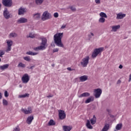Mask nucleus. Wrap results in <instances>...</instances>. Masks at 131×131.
<instances>
[{"mask_svg":"<svg viewBox=\"0 0 131 131\" xmlns=\"http://www.w3.org/2000/svg\"><path fill=\"white\" fill-rule=\"evenodd\" d=\"M62 37L63 33H58L54 36V43L59 48H64V45L62 43Z\"/></svg>","mask_w":131,"mask_h":131,"instance_id":"1","label":"nucleus"},{"mask_svg":"<svg viewBox=\"0 0 131 131\" xmlns=\"http://www.w3.org/2000/svg\"><path fill=\"white\" fill-rule=\"evenodd\" d=\"M40 46L34 49V51H43L48 47V39L46 38H41Z\"/></svg>","mask_w":131,"mask_h":131,"instance_id":"2","label":"nucleus"},{"mask_svg":"<svg viewBox=\"0 0 131 131\" xmlns=\"http://www.w3.org/2000/svg\"><path fill=\"white\" fill-rule=\"evenodd\" d=\"M103 51H104V48L103 47L94 49L92 54V57L93 59L97 58L98 55H101V53H102Z\"/></svg>","mask_w":131,"mask_h":131,"instance_id":"3","label":"nucleus"},{"mask_svg":"<svg viewBox=\"0 0 131 131\" xmlns=\"http://www.w3.org/2000/svg\"><path fill=\"white\" fill-rule=\"evenodd\" d=\"M52 14L50 13L48 11H45L42 16H41V20L42 21H46V20H49V19H51Z\"/></svg>","mask_w":131,"mask_h":131,"instance_id":"4","label":"nucleus"},{"mask_svg":"<svg viewBox=\"0 0 131 131\" xmlns=\"http://www.w3.org/2000/svg\"><path fill=\"white\" fill-rule=\"evenodd\" d=\"M90 61V56H86L84 57L81 61V65L82 67H86L89 64V61Z\"/></svg>","mask_w":131,"mask_h":131,"instance_id":"5","label":"nucleus"},{"mask_svg":"<svg viewBox=\"0 0 131 131\" xmlns=\"http://www.w3.org/2000/svg\"><path fill=\"white\" fill-rule=\"evenodd\" d=\"M93 95L97 99H98V98H100L101 95H102V90L100 88L95 89L94 90Z\"/></svg>","mask_w":131,"mask_h":131,"instance_id":"6","label":"nucleus"},{"mask_svg":"<svg viewBox=\"0 0 131 131\" xmlns=\"http://www.w3.org/2000/svg\"><path fill=\"white\" fill-rule=\"evenodd\" d=\"M7 48L6 50V53H9L12 50V46H13V41L12 40H7Z\"/></svg>","mask_w":131,"mask_h":131,"instance_id":"7","label":"nucleus"},{"mask_svg":"<svg viewBox=\"0 0 131 131\" xmlns=\"http://www.w3.org/2000/svg\"><path fill=\"white\" fill-rule=\"evenodd\" d=\"M58 116L59 119L61 120L65 119V118H66V114L65 113V111L63 110H58Z\"/></svg>","mask_w":131,"mask_h":131,"instance_id":"8","label":"nucleus"},{"mask_svg":"<svg viewBox=\"0 0 131 131\" xmlns=\"http://www.w3.org/2000/svg\"><path fill=\"white\" fill-rule=\"evenodd\" d=\"M2 3L5 7H11L13 2L12 0H2Z\"/></svg>","mask_w":131,"mask_h":131,"instance_id":"9","label":"nucleus"},{"mask_svg":"<svg viewBox=\"0 0 131 131\" xmlns=\"http://www.w3.org/2000/svg\"><path fill=\"white\" fill-rule=\"evenodd\" d=\"M21 80L24 83H27L29 81V76L28 74H25L21 78Z\"/></svg>","mask_w":131,"mask_h":131,"instance_id":"10","label":"nucleus"},{"mask_svg":"<svg viewBox=\"0 0 131 131\" xmlns=\"http://www.w3.org/2000/svg\"><path fill=\"white\" fill-rule=\"evenodd\" d=\"M3 14L5 19H10L11 18V14L7 8L5 9Z\"/></svg>","mask_w":131,"mask_h":131,"instance_id":"11","label":"nucleus"},{"mask_svg":"<svg viewBox=\"0 0 131 131\" xmlns=\"http://www.w3.org/2000/svg\"><path fill=\"white\" fill-rule=\"evenodd\" d=\"M21 111L25 113V114H31V113H32V108L30 107H28V110L21 108Z\"/></svg>","mask_w":131,"mask_h":131,"instance_id":"12","label":"nucleus"},{"mask_svg":"<svg viewBox=\"0 0 131 131\" xmlns=\"http://www.w3.org/2000/svg\"><path fill=\"white\" fill-rule=\"evenodd\" d=\"M28 19L24 17H21L17 20L18 24H23L24 23H27Z\"/></svg>","mask_w":131,"mask_h":131,"instance_id":"13","label":"nucleus"},{"mask_svg":"<svg viewBox=\"0 0 131 131\" xmlns=\"http://www.w3.org/2000/svg\"><path fill=\"white\" fill-rule=\"evenodd\" d=\"M125 16H126V14H123L122 13L120 12L117 14L116 19H117V20H119V19H123Z\"/></svg>","mask_w":131,"mask_h":131,"instance_id":"14","label":"nucleus"},{"mask_svg":"<svg viewBox=\"0 0 131 131\" xmlns=\"http://www.w3.org/2000/svg\"><path fill=\"white\" fill-rule=\"evenodd\" d=\"M18 36V34L15 32H12L9 35V38H15Z\"/></svg>","mask_w":131,"mask_h":131,"instance_id":"15","label":"nucleus"},{"mask_svg":"<svg viewBox=\"0 0 131 131\" xmlns=\"http://www.w3.org/2000/svg\"><path fill=\"white\" fill-rule=\"evenodd\" d=\"M88 78H89V76L86 75H83L79 77V80L81 82H83L84 81H86Z\"/></svg>","mask_w":131,"mask_h":131,"instance_id":"16","label":"nucleus"},{"mask_svg":"<svg viewBox=\"0 0 131 131\" xmlns=\"http://www.w3.org/2000/svg\"><path fill=\"white\" fill-rule=\"evenodd\" d=\"M120 28V25H117V26H112V31H113L114 32H116L118 29Z\"/></svg>","mask_w":131,"mask_h":131,"instance_id":"17","label":"nucleus"},{"mask_svg":"<svg viewBox=\"0 0 131 131\" xmlns=\"http://www.w3.org/2000/svg\"><path fill=\"white\" fill-rule=\"evenodd\" d=\"M33 119V116H29L26 121L27 123H28V124H31Z\"/></svg>","mask_w":131,"mask_h":131,"instance_id":"18","label":"nucleus"},{"mask_svg":"<svg viewBox=\"0 0 131 131\" xmlns=\"http://www.w3.org/2000/svg\"><path fill=\"white\" fill-rule=\"evenodd\" d=\"M26 12V10H25V8L20 7L18 9V15H24V14H25Z\"/></svg>","mask_w":131,"mask_h":131,"instance_id":"19","label":"nucleus"},{"mask_svg":"<svg viewBox=\"0 0 131 131\" xmlns=\"http://www.w3.org/2000/svg\"><path fill=\"white\" fill-rule=\"evenodd\" d=\"M93 101H94V96H90L85 101V104H89V103Z\"/></svg>","mask_w":131,"mask_h":131,"instance_id":"20","label":"nucleus"},{"mask_svg":"<svg viewBox=\"0 0 131 131\" xmlns=\"http://www.w3.org/2000/svg\"><path fill=\"white\" fill-rule=\"evenodd\" d=\"M90 96H91V94H90V93L84 92L82 94L80 95L79 96V98H82L83 97H90Z\"/></svg>","mask_w":131,"mask_h":131,"instance_id":"21","label":"nucleus"},{"mask_svg":"<svg viewBox=\"0 0 131 131\" xmlns=\"http://www.w3.org/2000/svg\"><path fill=\"white\" fill-rule=\"evenodd\" d=\"M63 129L64 131H71L72 129V126H63Z\"/></svg>","mask_w":131,"mask_h":131,"instance_id":"22","label":"nucleus"},{"mask_svg":"<svg viewBox=\"0 0 131 131\" xmlns=\"http://www.w3.org/2000/svg\"><path fill=\"white\" fill-rule=\"evenodd\" d=\"M86 126L89 129H93V126L91 125V121L89 120L86 121Z\"/></svg>","mask_w":131,"mask_h":131,"instance_id":"23","label":"nucleus"},{"mask_svg":"<svg viewBox=\"0 0 131 131\" xmlns=\"http://www.w3.org/2000/svg\"><path fill=\"white\" fill-rule=\"evenodd\" d=\"M9 64H5L3 66H1L0 69L1 70H5V69H8V68H9Z\"/></svg>","mask_w":131,"mask_h":131,"instance_id":"24","label":"nucleus"},{"mask_svg":"<svg viewBox=\"0 0 131 131\" xmlns=\"http://www.w3.org/2000/svg\"><path fill=\"white\" fill-rule=\"evenodd\" d=\"M91 123L93 124H95L97 121V118H96V116L95 115L93 116V117L90 120Z\"/></svg>","mask_w":131,"mask_h":131,"instance_id":"25","label":"nucleus"},{"mask_svg":"<svg viewBox=\"0 0 131 131\" xmlns=\"http://www.w3.org/2000/svg\"><path fill=\"white\" fill-rule=\"evenodd\" d=\"M29 97V94L26 93L24 95H19L18 98H28Z\"/></svg>","mask_w":131,"mask_h":131,"instance_id":"26","label":"nucleus"},{"mask_svg":"<svg viewBox=\"0 0 131 131\" xmlns=\"http://www.w3.org/2000/svg\"><path fill=\"white\" fill-rule=\"evenodd\" d=\"M121 128H122V123L118 124L116 126V129H117V130H120Z\"/></svg>","mask_w":131,"mask_h":131,"instance_id":"27","label":"nucleus"},{"mask_svg":"<svg viewBox=\"0 0 131 131\" xmlns=\"http://www.w3.org/2000/svg\"><path fill=\"white\" fill-rule=\"evenodd\" d=\"M34 19H36V20H38L40 18V13H36L34 14L33 16Z\"/></svg>","mask_w":131,"mask_h":131,"instance_id":"28","label":"nucleus"},{"mask_svg":"<svg viewBox=\"0 0 131 131\" xmlns=\"http://www.w3.org/2000/svg\"><path fill=\"white\" fill-rule=\"evenodd\" d=\"M109 129V124H105L101 131H107Z\"/></svg>","mask_w":131,"mask_h":131,"instance_id":"29","label":"nucleus"},{"mask_svg":"<svg viewBox=\"0 0 131 131\" xmlns=\"http://www.w3.org/2000/svg\"><path fill=\"white\" fill-rule=\"evenodd\" d=\"M35 2L36 5L40 6V5H41L43 3V0H35Z\"/></svg>","mask_w":131,"mask_h":131,"instance_id":"30","label":"nucleus"},{"mask_svg":"<svg viewBox=\"0 0 131 131\" xmlns=\"http://www.w3.org/2000/svg\"><path fill=\"white\" fill-rule=\"evenodd\" d=\"M49 125L53 126L56 125V122L53 120H50L48 123Z\"/></svg>","mask_w":131,"mask_h":131,"instance_id":"31","label":"nucleus"},{"mask_svg":"<svg viewBox=\"0 0 131 131\" xmlns=\"http://www.w3.org/2000/svg\"><path fill=\"white\" fill-rule=\"evenodd\" d=\"M99 16H101V18H107V15L104 12H101L99 14Z\"/></svg>","mask_w":131,"mask_h":131,"instance_id":"32","label":"nucleus"},{"mask_svg":"<svg viewBox=\"0 0 131 131\" xmlns=\"http://www.w3.org/2000/svg\"><path fill=\"white\" fill-rule=\"evenodd\" d=\"M24 59L25 61H27V62H30L31 61V59L30 58V56H26L24 57Z\"/></svg>","mask_w":131,"mask_h":131,"instance_id":"33","label":"nucleus"},{"mask_svg":"<svg viewBox=\"0 0 131 131\" xmlns=\"http://www.w3.org/2000/svg\"><path fill=\"white\" fill-rule=\"evenodd\" d=\"M105 21V17H100L99 19V23H104Z\"/></svg>","mask_w":131,"mask_h":131,"instance_id":"34","label":"nucleus"},{"mask_svg":"<svg viewBox=\"0 0 131 131\" xmlns=\"http://www.w3.org/2000/svg\"><path fill=\"white\" fill-rule=\"evenodd\" d=\"M27 37H30V38H34L35 37V35L34 34L32 33H30L27 36Z\"/></svg>","mask_w":131,"mask_h":131,"instance_id":"35","label":"nucleus"},{"mask_svg":"<svg viewBox=\"0 0 131 131\" xmlns=\"http://www.w3.org/2000/svg\"><path fill=\"white\" fill-rule=\"evenodd\" d=\"M3 104L4 106H8V104H9V102H8V101L6 99L3 100Z\"/></svg>","mask_w":131,"mask_h":131,"instance_id":"36","label":"nucleus"},{"mask_svg":"<svg viewBox=\"0 0 131 131\" xmlns=\"http://www.w3.org/2000/svg\"><path fill=\"white\" fill-rule=\"evenodd\" d=\"M18 67H21L23 68H25V64L22 63V62H20L18 66H17Z\"/></svg>","mask_w":131,"mask_h":131,"instance_id":"37","label":"nucleus"},{"mask_svg":"<svg viewBox=\"0 0 131 131\" xmlns=\"http://www.w3.org/2000/svg\"><path fill=\"white\" fill-rule=\"evenodd\" d=\"M5 55V51L3 50H0V57H2Z\"/></svg>","mask_w":131,"mask_h":131,"instance_id":"38","label":"nucleus"},{"mask_svg":"<svg viewBox=\"0 0 131 131\" xmlns=\"http://www.w3.org/2000/svg\"><path fill=\"white\" fill-rule=\"evenodd\" d=\"M70 9L71 11H73V12H75V11H76V8L73 6L70 7Z\"/></svg>","mask_w":131,"mask_h":131,"instance_id":"39","label":"nucleus"},{"mask_svg":"<svg viewBox=\"0 0 131 131\" xmlns=\"http://www.w3.org/2000/svg\"><path fill=\"white\" fill-rule=\"evenodd\" d=\"M13 131H20V127H19V126L15 127L14 128Z\"/></svg>","mask_w":131,"mask_h":131,"instance_id":"40","label":"nucleus"},{"mask_svg":"<svg viewBox=\"0 0 131 131\" xmlns=\"http://www.w3.org/2000/svg\"><path fill=\"white\" fill-rule=\"evenodd\" d=\"M53 16L55 18H58L59 17V14L57 12L54 13Z\"/></svg>","mask_w":131,"mask_h":131,"instance_id":"41","label":"nucleus"},{"mask_svg":"<svg viewBox=\"0 0 131 131\" xmlns=\"http://www.w3.org/2000/svg\"><path fill=\"white\" fill-rule=\"evenodd\" d=\"M4 96L6 98H8V97H9V94L8 93V91H5L4 92Z\"/></svg>","mask_w":131,"mask_h":131,"instance_id":"42","label":"nucleus"},{"mask_svg":"<svg viewBox=\"0 0 131 131\" xmlns=\"http://www.w3.org/2000/svg\"><path fill=\"white\" fill-rule=\"evenodd\" d=\"M57 52H59V49L58 48H55L53 50V53H56Z\"/></svg>","mask_w":131,"mask_h":131,"instance_id":"43","label":"nucleus"},{"mask_svg":"<svg viewBox=\"0 0 131 131\" xmlns=\"http://www.w3.org/2000/svg\"><path fill=\"white\" fill-rule=\"evenodd\" d=\"M27 55L32 56V51H29L26 53Z\"/></svg>","mask_w":131,"mask_h":131,"instance_id":"44","label":"nucleus"},{"mask_svg":"<svg viewBox=\"0 0 131 131\" xmlns=\"http://www.w3.org/2000/svg\"><path fill=\"white\" fill-rule=\"evenodd\" d=\"M37 54H38V53L32 52V56H36V55H37Z\"/></svg>","mask_w":131,"mask_h":131,"instance_id":"45","label":"nucleus"},{"mask_svg":"<svg viewBox=\"0 0 131 131\" xmlns=\"http://www.w3.org/2000/svg\"><path fill=\"white\" fill-rule=\"evenodd\" d=\"M65 28H66V25H62V26H61V29H65Z\"/></svg>","mask_w":131,"mask_h":131,"instance_id":"46","label":"nucleus"},{"mask_svg":"<svg viewBox=\"0 0 131 131\" xmlns=\"http://www.w3.org/2000/svg\"><path fill=\"white\" fill-rule=\"evenodd\" d=\"M121 83V80H118L117 82V84H120Z\"/></svg>","mask_w":131,"mask_h":131,"instance_id":"47","label":"nucleus"},{"mask_svg":"<svg viewBox=\"0 0 131 131\" xmlns=\"http://www.w3.org/2000/svg\"><path fill=\"white\" fill-rule=\"evenodd\" d=\"M53 97H54V95H51L47 96V97L49 99H50V98H53Z\"/></svg>","mask_w":131,"mask_h":131,"instance_id":"48","label":"nucleus"},{"mask_svg":"<svg viewBox=\"0 0 131 131\" xmlns=\"http://www.w3.org/2000/svg\"><path fill=\"white\" fill-rule=\"evenodd\" d=\"M96 4H100V0H95Z\"/></svg>","mask_w":131,"mask_h":131,"instance_id":"49","label":"nucleus"},{"mask_svg":"<svg viewBox=\"0 0 131 131\" xmlns=\"http://www.w3.org/2000/svg\"><path fill=\"white\" fill-rule=\"evenodd\" d=\"M119 68L120 69H122V68H123V66H122L121 64H120L119 66Z\"/></svg>","mask_w":131,"mask_h":131,"instance_id":"50","label":"nucleus"},{"mask_svg":"<svg viewBox=\"0 0 131 131\" xmlns=\"http://www.w3.org/2000/svg\"><path fill=\"white\" fill-rule=\"evenodd\" d=\"M128 81H129V82L130 81H131V74L129 75V77Z\"/></svg>","mask_w":131,"mask_h":131,"instance_id":"51","label":"nucleus"},{"mask_svg":"<svg viewBox=\"0 0 131 131\" xmlns=\"http://www.w3.org/2000/svg\"><path fill=\"white\" fill-rule=\"evenodd\" d=\"M88 37H89V39H91V38H92V35L91 34H89Z\"/></svg>","mask_w":131,"mask_h":131,"instance_id":"52","label":"nucleus"},{"mask_svg":"<svg viewBox=\"0 0 131 131\" xmlns=\"http://www.w3.org/2000/svg\"><path fill=\"white\" fill-rule=\"evenodd\" d=\"M67 70H69V71H72V69H71V68H68Z\"/></svg>","mask_w":131,"mask_h":131,"instance_id":"53","label":"nucleus"},{"mask_svg":"<svg viewBox=\"0 0 131 131\" xmlns=\"http://www.w3.org/2000/svg\"><path fill=\"white\" fill-rule=\"evenodd\" d=\"M33 68H34V66L31 67L30 68H28L29 69H33Z\"/></svg>","mask_w":131,"mask_h":131,"instance_id":"54","label":"nucleus"},{"mask_svg":"<svg viewBox=\"0 0 131 131\" xmlns=\"http://www.w3.org/2000/svg\"><path fill=\"white\" fill-rule=\"evenodd\" d=\"M90 34L92 36H95V34H94L93 33L91 32Z\"/></svg>","mask_w":131,"mask_h":131,"instance_id":"55","label":"nucleus"},{"mask_svg":"<svg viewBox=\"0 0 131 131\" xmlns=\"http://www.w3.org/2000/svg\"><path fill=\"white\" fill-rule=\"evenodd\" d=\"M2 93H0V100L2 99Z\"/></svg>","mask_w":131,"mask_h":131,"instance_id":"56","label":"nucleus"},{"mask_svg":"<svg viewBox=\"0 0 131 131\" xmlns=\"http://www.w3.org/2000/svg\"><path fill=\"white\" fill-rule=\"evenodd\" d=\"M106 111H107V112H110V110L107 109V110H106Z\"/></svg>","mask_w":131,"mask_h":131,"instance_id":"57","label":"nucleus"},{"mask_svg":"<svg viewBox=\"0 0 131 131\" xmlns=\"http://www.w3.org/2000/svg\"><path fill=\"white\" fill-rule=\"evenodd\" d=\"M19 86L20 88H22V85L20 84V85H19Z\"/></svg>","mask_w":131,"mask_h":131,"instance_id":"58","label":"nucleus"},{"mask_svg":"<svg viewBox=\"0 0 131 131\" xmlns=\"http://www.w3.org/2000/svg\"><path fill=\"white\" fill-rule=\"evenodd\" d=\"M114 131H118V130L116 129L114 130Z\"/></svg>","mask_w":131,"mask_h":131,"instance_id":"59","label":"nucleus"},{"mask_svg":"<svg viewBox=\"0 0 131 131\" xmlns=\"http://www.w3.org/2000/svg\"><path fill=\"white\" fill-rule=\"evenodd\" d=\"M2 61V59L0 58V62Z\"/></svg>","mask_w":131,"mask_h":131,"instance_id":"60","label":"nucleus"}]
</instances>
